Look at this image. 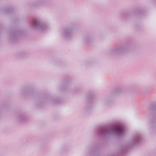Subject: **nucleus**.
<instances>
[{
    "instance_id": "f257e3e1",
    "label": "nucleus",
    "mask_w": 156,
    "mask_h": 156,
    "mask_svg": "<svg viewBox=\"0 0 156 156\" xmlns=\"http://www.w3.org/2000/svg\"><path fill=\"white\" fill-rule=\"evenodd\" d=\"M123 131L122 128L120 126H117L116 128V131L119 133H121Z\"/></svg>"
}]
</instances>
